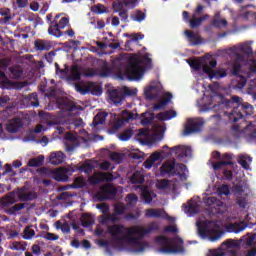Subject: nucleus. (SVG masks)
Wrapping results in <instances>:
<instances>
[{"instance_id":"obj_1","label":"nucleus","mask_w":256,"mask_h":256,"mask_svg":"<svg viewBox=\"0 0 256 256\" xmlns=\"http://www.w3.org/2000/svg\"><path fill=\"white\" fill-rule=\"evenodd\" d=\"M127 66L124 70V75L128 81H139L145 75V69L153 67V60L149 58V53L144 54L141 58L139 54H126Z\"/></svg>"},{"instance_id":"obj_2","label":"nucleus","mask_w":256,"mask_h":256,"mask_svg":"<svg viewBox=\"0 0 256 256\" xmlns=\"http://www.w3.org/2000/svg\"><path fill=\"white\" fill-rule=\"evenodd\" d=\"M218 107H222V109L233 107L230 113V119H233L234 123H237L239 119H243V112L246 113V115L253 113V106L249 103H242L239 96H232L231 99H227L223 97V95H219Z\"/></svg>"},{"instance_id":"obj_3","label":"nucleus","mask_w":256,"mask_h":256,"mask_svg":"<svg viewBox=\"0 0 256 256\" xmlns=\"http://www.w3.org/2000/svg\"><path fill=\"white\" fill-rule=\"evenodd\" d=\"M198 235L201 239H209V241H219L223 236V232L219 230V222L216 220H205L198 224Z\"/></svg>"},{"instance_id":"obj_4","label":"nucleus","mask_w":256,"mask_h":256,"mask_svg":"<svg viewBox=\"0 0 256 256\" xmlns=\"http://www.w3.org/2000/svg\"><path fill=\"white\" fill-rule=\"evenodd\" d=\"M129 229L131 227L127 228L122 224H113L108 226V233L118 245H123L124 241L135 243L137 241V235L129 236Z\"/></svg>"},{"instance_id":"obj_5","label":"nucleus","mask_w":256,"mask_h":256,"mask_svg":"<svg viewBox=\"0 0 256 256\" xmlns=\"http://www.w3.org/2000/svg\"><path fill=\"white\" fill-rule=\"evenodd\" d=\"M46 21L49 24L48 33L53 37L59 39V37H63L62 29H65L67 25H69L68 17H61V14H57L53 19V14H47Z\"/></svg>"},{"instance_id":"obj_6","label":"nucleus","mask_w":256,"mask_h":256,"mask_svg":"<svg viewBox=\"0 0 256 256\" xmlns=\"http://www.w3.org/2000/svg\"><path fill=\"white\" fill-rule=\"evenodd\" d=\"M159 229V222H151L147 228L133 226L128 228V237H131V235H136V237H139V239H143L145 235H149L150 233H153V231H159Z\"/></svg>"},{"instance_id":"obj_7","label":"nucleus","mask_w":256,"mask_h":256,"mask_svg":"<svg viewBox=\"0 0 256 256\" xmlns=\"http://www.w3.org/2000/svg\"><path fill=\"white\" fill-rule=\"evenodd\" d=\"M12 195H16L19 199V201L27 202V201H35L37 197V192L35 191H28L27 187L23 186L21 188H17L16 190L12 191Z\"/></svg>"},{"instance_id":"obj_8","label":"nucleus","mask_w":256,"mask_h":256,"mask_svg":"<svg viewBox=\"0 0 256 256\" xmlns=\"http://www.w3.org/2000/svg\"><path fill=\"white\" fill-rule=\"evenodd\" d=\"M88 181L92 185H99V183H111V181H115V176L109 172H97L96 174L90 176Z\"/></svg>"},{"instance_id":"obj_9","label":"nucleus","mask_w":256,"mask_h":256,"mask_svg":"<svg viewBox=\"0 0 256 256\" xmlns=\"http://www.w3.org/2000/svg\"><path fill=\"white\" fill-rule=\"evenodd\" d=\"M221 247L229 255L237 256V251L241 249V240L227 239L222 243Z\"/></svg>"},{"instance_id":"obj_10","label":"nucleus","mask_w":256,"mask_h":256,"mask_svg":"<svg viewBox=\"0 0 256 256\" xmlns=\"http://www.w3.org/2000/svg\"><path fill=\"white\" fill-rule=\"evenodd\" d=\"M204 125L205 122H203L202 120L188 119L187 124L184 128V134L191 135V133H199V131L203 129Z\"/></svg>"},{"instance_id":"obj_11","label":"nucleus","mask_w":256,"mask_h":256,"mask_svg":"<svg viewBox=\"0 0 256 256\" xmlns=\"http://www.w3.org/2000/svg\"><path fill=\"white\" fill-rule=\"evenodd\" d=\"M222 161L213 163V169L215 171H219V169H223V167H227V165H230L233 167L235 165V162H233V159H235V155L233 153H224L221 157Z\"/></svg>"},{"instance_id":"obj_12","label":"nucleus","mask_w":256,"mask_h":256,"mask_svg":"<svg viewBox=\"0 0 256 256\" xmlns=\"http://www.w3.org/2000/svg\"><path fill=\"white\" fill-rule=\"evenodd\" d=\"M169 153H171V155L175 153L177 159H183V157H191L193 151L189 146L178 145L170 148Z\"/></svg>"},{"instance_id":"obj_13","label":"nucleus","mask_w":256,"mask_h":256,"mask_svg":"<svg viewBox=\"0 0 256 256\" xmlns=\"http://www.w3.org/2000/svg\"><path fill=\"white\" fill-rule=\"evenodd\" d=\"M145 215L153 219H167L168 221H173V217L169 216L165 210L159 208L146 209Z\"/></svg>"},{"instance_id":"obj_14","label":"nucleus","mask_w":256,"mask_h":256,"mask_svg":"<svg viewBox=\"0 0 256 256\" xmlns=\"http://www.w3.org/2000/svg\"><path fill=\"white\" fill-rule=\"evenodd\" d=\"M202 71L208 75L210 79H223V77H227V71L225 70H213L208 66H203Z\"/></svg>"},{"instance_id":"obj_15","label":"nucleus","mask_w":256,"mask_h":256,"mask_svg":"<svg viewBox=\"0 0 256 256\" xmlns=\"http://www.w3.org/2000/svg\"><path fill=\"white\" fill-rule=\"evenodd\" d=\"M69 168H59L53 171V179L62 183L69 181Z\"/></svg>"},{"instance_id":"obj_16","label":"nucleus","mask_w":256,"mask_h":256,"mask_svg":"<svg viewBox=\"0 0 256 256\" xmlns=\"http://www.w3.org/2000/svg\"><path fill=\"white\" fill-rule=\"evenodd\" d=\"M21 127H23V120L17 117L7 124L6 131L8 133H18Z\"/></svg>"},{"instance_id":"obj_17","label":"nucleus","mask_w":256,"mask_h":256,"mask_svg":"<svg viewBox=\"0 0 256 256\" xmlns=\"http://www.w3.org/2000/svg\"><path fill=\"white\" fill-rule=\"evenodd\" d=\"M185 35L187 37V41L190 43L192 47L197 45H201L202 38L201 36L195 34L193 31L185 30Z\"/></svg>"},{"instance_id":"obj_18","label":"nucleus","mask_w":256,"mask_h":256,"mask_svg":"<svg viewBox=\"0 0 256 256\" xmlns=\"http://www.w3.org/2000/svg\"><path fill=\"white\" fill-rule=\"evenodd\" d=\"M171 99H173V94L167 92L163 99L159 101V103L154 105V111H159L160 109H165L167 105L171 102Z\"/></svg>"},{"instance_id":"obj_19","label":"nucleus","mask_w":256,"mask_h":256,"mask_svg":"<svg viewBox=\"0 0 256 256\" xmlns=\"http://www.w3.org/2000/svg\"><path fill=\"white\" fill-rule=\"evenodd\" d=\"M124 37H127L130 40H127L125 43V47L127 49V47H129V45H131L133 42H137V41H141L142 39H145V35L141 32L139 33H124Z\"/></svg>"},{"instance_id":"obj_20","label":"nucleus","mask_w":256,"mask_h":256,"mask_svg":"<svg viewBox=\"0 0 256 256\" xmlns=\"http://www.w3.org/2000/svg\"><path fill=\"white\" fill-rule=\"evenodd\" d=\"M175 117H177V112L175 110H166L156 115V119L159 121H169L175 119Z\"/></svg>"},{"instance_id":"obj_21","label":"nucleus","mask_w":256,"mask_h":256,"mask_svg":"<svg viewBox=\"0 0 256 256\" xmlns=\"http://www.w3.org/2000/svg\"><path fill=\"white\" fill-rule=\"evenodd\" d=\"M109 99H110V101H112V103H114V105H119L125 98L123 96V92H121L117 89H114V90L110 91Z\"/></svg>"},{"instance_id":"obj_22","label":"nucleus","mask_w":256,"mask_h":256,"mask_svg":"<svg viewBox=\"0 0 256 256\" xmlns=\"http://www.w3.org/2000/svg\"><path fill=\"white\" fill-rule=\"evenodd\" d=\"M63 161H65V153L61 151L51 153L50 155L51 165H61Z\"/></svg>"},{"instance_id":"obj_23","label":"nucleus","mask_w":256,"mask_h":256,"mask_svg":"<svg viewBox=\"0 0 256 256\" xmlns=\"http://www.w3.org/2000/svg\"><path fill=\"white\" fill-rule=\"evenodd\" d=\"M162 175H175V162H166L160 167Z\"/></svg>"},{"instance_id":"obj_24","label":"nucleus","mask_w":256,"mask_h":256,"mask_svg":"<svg viewBox=\"0 0 256 256\" xmlns=\"http://www.w3.org/2000/svg\"><path fill=\"white\" fill-rule=\"evenodd\" d=\"M183 207H185L186 212L190 213V215H197V213H199V204H197L193 199L188 201L187 204H184Z\"/></svg>"},{"instance_id":"obj_25","label":"nucleus","mask_w":256,"mask_h":256,"mask_svg":"<svg viewBox=\"0 0 256 256\" xmlns=\"http://www.w3.org/2000/svg\"><path fill=\"white\" fill-rule=\"evenodd\" d=\"M137 0H120L114 3V7L121 10L124 7H128V9H134Z\"/></svg>"},{"instance_id":"obj_26","label":"nucleus","mask_w":256,"mask_h":256,"mask_svg":"<svg viewBox=\"0 0 256 256\" xmlns=\"http://www.w3.org/2000/svg\"><path fill=\"white\" fill-rule=\"evenodd\" d=\"M144 95L146 99H149L150 101L159 98V92H157V87L155 86H149L148 88H146L144 91Z\"/></svg>"},{"instance_id":"obj_27","label":"nucleus","mask_w":256,"mask_h":256,"mask_svg":"<svg viewBox=\"0 0 256 256\" xmlns=\"http://www.w3.org/2000/svg\"><path fill=\"white\" fill-rule=\"evenodd\" d=\"M247 227H248L247 223L239 222V223L230 224L228 229L230 233H241L242 231L246 230Z\"/></svg>"},{"instance_id":"obj_28","label":"nucleus","mask_w":256,"mask_h":256,"mask_svg":"<svg viewBox=\"0 0 256 256\" xmlns=\"http://www.w3.org/2000/svg\"><path fill=\"white\" fill-rule=\"evenodd\" d=\"M102 193L105 195L106 199H115L117 195V188L108 185L102 188Z\"/></svg>"},{"instance_id":"obj_29","label":"nucleus","mask_w":256,"mask_h":256,"mask_svg":"<svg viewBox=\"0 0 256 256\" xmlns=\"http://www.w3.org/2000/svg\"><path fill=\"white\" fill-rule=\"evenodd\" d=\"M111 73H113V70L107 62H104L101 66L100 71L98 72V77H102L103 79H105L109 77Z\"/></svg>"},{"instance_id":"obj_30","label":"nucleus","mask_w":256,"mask_h":256,"mask_svg":"<svg viewBox=\"0 0 256 256\" xmlns=\"http://www.w3.org/2000/svg\"><path fill=\"white\" fill-rule=\"evenodd\" d=\"M253 161V158L249 155L241 154L238 156V163L241 165L242 169H249V163Z\"/></svg>"},{"instance_id":"obj_31","label":"nucleus","mask_w":256,"mask_h":256,"mask_svg":"<svg viewBox=\"0 0 256 256\" xmlns=\"http://www.w3.org/2000/svg\"><path fill=\"white\" fill-rule=\"evenodd\" d=\"M64 109L69 113H77L78 111H83V107L77 105L75 102H65Z\"/></svg>"},{"instance_id":"obj_32","label":"nucleus","mask_w":256,"mask_h":256,"mask_svg":"<svg viewBox=\"0 0 256 256\" xmlns=\"http://www.w3.org/2000/svg\"><path fill=\"white\" fill-rule=\"evenodd\" d=\"M87 186V181L85 177L79 176L74 179V182L70 185L71 189H83V187Z\"/></svg>"},{"instance_id":"obj_33","label":"nucleus","mask_w":256,"mask_h":256,"mask_svg":"<svg viewBox=\"0 0 256 256\" xmlns=\"http://www.w3.org/2000/svg\"><path fill=\"white\" fill-rule=\"evenodd\" d=\"M43 163H45V156L39 155L28 161V167H42Z\"/></svg>"},{"instance_id":"obj_34","label":"nucleus","mask_w":256,"mask_h":256,"mask_svg":"<svg viewBox=\"0 0 256 256\" xmlns=\"http://www.w3.org/2000/svg\"><path fill=\"white\" fill-rule=\"evenodd\" d=\"M25 101H27L29 107H37L39 105V96L33 92L26 96Z\"/></svg>"},{"instance_id":"obj_35","label":"nucleus","mask_w":256,"mask_h":256,"mask_svg":"<svg viewBox=\"0 0 256 256\" xmlns=\"http://www.w3.org/2000/svg\"><path fill=\"white\" fill-rule=\"evenodd\" d=\"M107 119V113L105 112H100L98 113L94 119H93V122H92V125L94 127H97L98 125H104L105 121Z\"/></svg>"},{"instance_id":"obj_36","label":"nucleus","mask_w":256,"mask_h":256,"mask_svg":"<svg viewBox=\"0 0 256 256\" xmlns=\"http://www.w3.org/2000/svg\"><path fill=\"white\" fill-rule=\"evenodd\" d=\"M145 178L143 177V174H141V172L136 171L132 174V176L130 177V183H132V185H141V183H144Z\"/></svg>"},{"instance_id":"obj_37","label":"nucleus","mask_w":256,"mask_h":256,"mask_svg":"<svg viewBox=\"0 0 256 256\" xmlns=\"http://www.w3.org/2000/svg\"><path fill=\"white\" fill-rule=\"evenodd\" d=\"M161 253H183V247L181 245L167 246L160 249Z\"/></svg>"},{"instance_id":"obj_38","label":"nucleus","mask_w":256,"mask_h":256,"mask_svg":"<svg viewBox=\"0 0 256 256\" xmlns=\"http://www.w3.org/2000/svg\"><path fill=\"white\" fill-rule=\"evenodd\" d=\"M70 79L71 81H81V68L78 65L72 66Z\"/></svg>"},{"instance_id":"obj_39","label":"nucleus","mask_w":256,"mask_h":256,"mask_svg":"<svg viewBox=\"0 0 256 256\" xmlns=\"http://www.w3.org/2000/svg\"><path fill=\"white\" fill-rule=\"evenodd\" d=\"M153 195V191H149L148 187L142 188V199L144 200L145 203H151L153 201Z\"/></svg>"},{"instance_id":"obj_40","label":"nucleus","mask_w":256,"mask_h":256,"mask_svg":"<svg viewBox=\"0 0 256 256\" xmlns=\"http://www.w3.org/2000/svg\"><path fill=\"white\" fill-rule=\"evenodd\" d=\"M12 79H21L23 77V69L19 66H12L9 68Z\"/></svg>"},{"instance_id":"obj_41","label":"nucleus","mask_w":256,"mask_h":256,"mask_svg":"<svg viewBox=\"0 0 256 256\" xmlns=\"http://www.w3.org/2000/svg\"><path fill=\"white\" fill-rule=\"evenodd\" d=\"M34 45L36 51H49L51 49V44H48L43 40H36Z\"/></svg>"},{"instance_id":"obj_42","label":"nucleus","mask_w":256,"mask_h":256,"mask_svg":"<svg viewBox=\"0 0 256 256\" xmlns=\"http://www.w3.org/2000/svg\"><path fill=\"white\" fill-rule=\"evenodd\" d=\"M33 225H30V226H26L24 228V231H23V235H22V238L25 239L26 241H29L31 239H33V237H35V230L32 229Z\"/></svg>"},{"instance_id":"obj_43","label":"nucleus","mask_w":256,"mask_h":256,"mask_svg":"<svg viewBox=\"0 0 256 256\" xmlns=\"http://www.w3.org/2000/svg\"><path fill=\"white\" fill-rule=\"evenodd\" d=\"M146 17L147 15L141 10H136L135 13L130 16L132 21H136L137 23L145 21Z\"/></svg>"},{"instance_id":"obj_44","label":"nucleus","mask_w":256,"mask_h":256,"mask_svg":"<svg viewBox=\"0 0 256 256\" xmlns=\"http://www.w3.org/2000/svg\"><path fill=\"white\" fill-rule=\"evenodd\" d=\"M169 155H171V152H167L166 154L164 151L154 152L153 154H151L150 158L155 163V161H159L160 159H165V157H169Z\"/></svg>"},{"instance_id":"obj_45","label":"nucleus","mask_w":256,"mask_h":256,"mask_svg":"<svg viewBox=\"0 0 256 256\" xmlns=\"http://www.w3.org/2000/svg\"><path fill=\"white\" fill-rule=\"evenodd\" d=\"M82 227H91L95 221H93V218L89 214H83L81 218Z\"/></svg>"},{"instance_id":"obj_46","label":"nucleus","mask_w":256,"mask_h":256,"mask_svg":"<svg viewBox=\"0 0 256 256\" xmlns=\"http://www.w3.org/2000/svg\"><path fill=\"white\" fill-rule=\"evenodd\" d=\"M156 188L159 190L171 189V181L167 179L158 180Z\"/></svg>"},{"instance_id":"obj_47","label":"nucleus","mask_w":256,"mask_h":256,"mask_svg":"<svg viewBox=\"0 0 256 256\" xmlns=\"http://www.w3.org/2000/svg\"><path fill=\"white\" fill-rule=\"evenodd\" d=\"M133 137V130L128 128L119 134L120 141H129Z\"/></svg>"},{"instance_id":"obj_48","label":"nucleus","mask_w":256,"mask_h":256,"mask_svg":"<svg viewBox=\"0 0 256 256\" xmlns=\"http://www.w3.org/2000/svg\"><path fill=\"white\" fill-rule=\"evenodd\" d=\"M193 19L190 20V27L191 29H195V27L201 26V23L205 21L207 18L205 16L200 17V18H195V14H193Z\"/></svg>"},{"instance_id":"obj_49","label":"nucleus","mask_w":256,"mask_h":256,"mask_svg":"<svg viewBox=\"0 0 256 256\" xmlns=\"http://www.w3.org/2000/svg\"><path fill=\"white\" fill-rule=\"evenodd\" d=\"M113 7L116 11L119 12V17L121 21H123L124 23H129V14L127 10H123V8L119 10V8L115 7V3L113 4Z\"/></svg>"},{"instance_id":"obj_50","label":"nucleus","mask_w":256,"mask_h":256,"mask_svg":"<svg viewBox=\"0 0 256 256\" xmlns=\"http://www.w3.org/2000/svg\"><path fill=\"white\" fill-rule=\"evenodd\" d=\"M238 51L244 53V55H247L248 57H251V55H253V48L247 44L240 45Z\"/></svg>"},{"instance_id":"obj_51","label":"nucleus","mask_w":256,"mask_h":256,"mask_svg":"<svg viewBox=\"0 0 256 256\" xmlns=\"http://www.w3.org/2000/svg\"><path fill=\"white\" fill-rule=\"evenodd\" d=\"M75 89L77 91V93H80V95H87V93H91V86H83L81 84H76L75 85Z\"/></svg>"},{"instance_id":"obj_52","label":"nucleus","mask_w":256,"mask_h":256,"mask_svg":"<svg viewBox=\"0 0 256 256\" xmlns=\"http://www.w3.org/2000/svg\"><path fill=\"white\" fill-rule=\"evenodd\" d=\"M187 63L191 69H194V71H201V67H203V64L200 60H187Z\"/></svg>"},{"instance_id":"obj_53","label":"nucleus","mask_w":256,"mask_h":256,"mask_svg":"<svg viewBox=\"0 0 256 256\" xmlns=\"http://www.w3.org/2000/svg\"><path fill=\"white\" fill-rule=\"evenodd\" d=\"M127 211V206L123 203H118L114 207V213L116 215H125V212Z\"/></svg>"},{"instance_id":"obj_54","label":"nucleus","mask_w":256,"mask_h":256,"mask_svg":"<svg viewBox=\"0 0 256 256\" xmlns=\"http://www.w3.org/2000/svg\"><path fill=\"white\" fill-rule=\"evenodd\" d=\"M93 13H96V15H103V13H107V8H105V5L103 4H96L92 8Z\"/></svg>"},{"instance_id":"obj_55","label":"nucleus","mask_w":256,"mask_h":256,"mask_svg":"<svg viewBox=\"0 0 256 256\" xmlns=\"http://www.w3.org/2000/svg\"><path fill=\"white\" fill-rule=\"evenodd\" d=\"M212 25L216 29H221L222 27H227V20H225V19H214L212 21Z\"/></svg>"},{"instance_id":"obj_56","label":"nucleus","mask_w":256,"mask_h":256,"mask_svg":"<svg viewBox=\"0 0 256 256\" xmlns=\"http://www.w3.org/2000/svg\"><path fill=\"white\" fill-rule=\"evenodd\" d=\"M218 194L220 195V197H222V195H231V190L229 189V185L227 184H223L218 188Z\"/></svg>"},{"instance_id":"obj_57","label":"nucleus","mask_w":256,"mask_h":256,"mask_svg":"<svg viewBox=\"0 0 256 256\" xmlns=\"http://www.w3.org/2000/svg\"><path fill=\"white\" fill-rule=\"evenodd\" d=\"M42 239H46V241H57L59 239V235L53 234L51 232H45L41 235Z\"/></svg>"},{"instance_id":"obj_58","label":"nucleus","mask_w":256,"mask_h":256,"mask_svg":"<svg viewBox=\"0 0 256 256\" xmlns=\"http://www.w3.org/2000/svg\"><path fill=\"white\" fill-rule=\"evenodd\" d=\"M89 86H91L90 92L92 95H101L103 93V89L95 85V83H90Z\"/></svg>"},{"instance_id":"obj_59","label":"nucleus","mask_w":256,"mask_h":256,"mask_svg":"<svg viewBox=\"0 0 256 256\" xmlns=\"http://www.w3.org/2000/svg\"><path fill=\"white\" fill-rule=\"evenodd\" d=\"M12 251H25V246L21 242L14 241L10 246Z\"/></svg>"},{"instance_id":"obj_60","label":"nucleus","mask_w":256,"mask_h":256,"mask_svg":"<svg viewBox=\"0 0 256 256\" xmlns=\"http://www.w3.org/2000/svg\"><path fill=\"white\" fill-rule=\"evenodd\" d=\"M122 95L124 98L133 97V95H137V89H130L128 87H124Z\"/></svg>"},{"instance_id":"obj_61","label":"nucleus","mask_w":256,"mask_h":256,"mask_svg":"<svg viewBox=\"0 0 256 256\" xmlns=\"http://www.w3.org/2000/svg\"><path fill=\"white\" fill-rule=\"evenodd\" d=\"M84 77H99V72L93 68H88L84 72Z\"/></svg>"},{"instance_id":"obj_62","label":"nucleus","mask_w":256,"mask_h":256,"mask_svg":"<svg viewBox=\"0 0 256 256\" xmlns=\"http://www.w3.org/2000/svg\"><path fill=\"white\" fill-rule=\"evenodd\" d=\"M205 205H208V207H211V205H215V203H219V199L216 197L210 196L204 199Z\"/></svg>"},{"instance_id":"obj_63","label":"nucleus","mask_w":256,"mask_h":256,"mask_svg":"<svg viewBox=\"0 0 256 256\" xmlns=\"http://www.w3.org/2000/svg\"><path fill=\"white\" fill-rule=\"evenodd\" d=\"M239 73H241V64L238 62H235L232 66V75L237 77V75H239Z\"/></svg>"},{"instance_id":"obj_64","label":"nucleus","mask_w":256,"mask_h":256,"mask_svg":"<svg viewBox=\"0 0 256 256\" xmlns=\"http://www.w3.org/2000/svg\"><path fill=\"white\" fill-rule=\"evenodd\" d=\"M253 75H256V61H252V65L249 67V73L247 75L248 79H251Z\"/></svg>"}]
</instances>
